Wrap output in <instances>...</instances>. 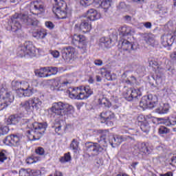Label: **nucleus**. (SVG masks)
<instances>
[{
  "mask_svg": "<svg viewBox=\"0 0 176 176\" xmlns=\"http://www.w3.org/2000/svg\"><path fill=\"white\" fill-rule=\"evenodd\" d=\"M158 133L160 135H162V134H168V133H170V130L164 126H161L158 129Z\"/></svg>",
  "mask_w": 176,
  "mask_h": 176,
  "instance_id": "nucleus-46",
  "label": "nucleus"
},
{
  "mask_svg": "<svg viewBox=\"0 0 176 176\" xmlns=\"http://www.w3.org/2000/svg\"><path fill=\"white\" fill-rule=\"evenodd\" d=\"M45 25L49 30H53L54 28V23L52 21H45Z\"/></svg>",
  "mask_w": 176,
  "mask_h": 176,
  "instance_id": "nucleus-56",
  "label": "nucleus"
},
{
  "mask_svg": "<svg viewBox=\"0 0 176 176\" xmlns=\"http://www.w3.org/2000/svg\"><path fill=\"white\" fill-rule=\"evenodd\" d=\"M174 42H175V37L173 36L170 38H167L165 35L161 36V43L164 47H170V46H173Z\"/></svg>",
  "mask_w": 176,
  "mask_h": 176,
  "instance_id": "nucleus-21",
  "label": "nucleus"
},
{
  "mask_svg": "<svg viewBox=\"0 0 176 176\" xmlns=\"http://www.w3.org/2000/svg\"><path fill=\"white\" fill-rule=\"evenodd\" d=\"M111 3H112V0H102L100 6L104 9V12H107L111 8Z\"/></svg>",
  "mask_w": 176,
  "mask_h": 176,
  "instance_id": "nucleus-33",
  "label": "nucleus"
},
{
  "mask_svg": "<svg viewBox=\"0 0 176 176\" xmlns=\"http://www.w3.org/2000/svg\"><path fill=\"white\" fill-rule=\"evenodd\" d=\"M46 35H47V31L46 29L41 28L32 32V36L36 39H45V38H46Z\"/></svg>",
  "mask_w": 176,
  "mask_h": 176,
  "instance_id": "nucleus-23",
  "label": "nucleus"
},
{
  "mask_svg": "<svg viewBox=\"0 0 176 176\" xmlns=\"http://www.w3.org/2000/svg\"><path fill=\"white\" fill-rule=\"evenodd\" d=\"M47 68V72L50 73V76L52 75H57V73L58 72V68L57 67H46Z\"/></svg>",
  "mask_w": 176,
  "mask_h": 176,
  "instance_id": "nucleus-39",
  "label": "nucleus"
},
{
  "mask_svg": "<svg viewBox=\"0 0 176 176\" xmlns=\"http://www.w3.org/2000/svg\"><path fill=\"white\" fill-rule=\"evenodd\" d=\"M138 122L142 124V123H145L146 122V116L140 115L137 118Z\"/></svg>",
  "mask_w": 176,
  "mask_h": 176,
  "instance_id": "nucleus-54",
  "label": "nucleus"
},
{
  "mask_svg": "<svg viewBox=\"0 0 176 176\" xmlns=\"http://www.w3.org/2000/svg\"><path fill=\"white\" fill-rule=\"evenodd\" d=\"M54 5L52 7V12L59 20H64L71 16V9L64 0H54Z\"/></svg>",
  "mask_w": 176,
  "mask_h": 176,
  "instance_id": "nucleus-4",
  "label": "nucleus"
},
{
  "mask_svg": "<svg viewBox=\"0 0 176 176\" xmlns=\"http://www.w3.org/2000/svg\"><path fill=\"white\" fill-rule=\"evenodd\" d=\"M51 112L54 116H64L69 112L74 111V107L63 102H54L50 108Z\"/></svg>",
  "mask_w": 176,
  "mask_h": 176,
  "instance_id": "nucleus-5",
  "label": "nucleus"
},
{
  "mask_svg": "<svg viewBox=\"0 0 176 176\" xmlns=\"http://www.w3.org/2000/svg\"><path fill=\"white\" fill-rule=\"evenodd\" d=\"M51 54L52 56H53V57H54L55 58H57L60 56V52H58V51L57 50H54L51 52Z\"/></svg>",
  "mask_w": 176,
  "mask_h": 176,
  "instance_id": "nucleus-61",
  "label": "nucleus"
},
{
  "mask_svg": "<svg viewBox=\"0 0 176 176\" xmlns=\"http://www.w3.org/2000/svg\"><path fill=\"white\" fill-rule=\"evenodd\" d=\"M163 63H166V58H152L149 64L151 67H162L163 65Z\"/></svg>",
  "mask_w": 176,
  "mask_h": 176,
  "instance_id": "nucleus-25",
  "label": "nucleus"
},
{
  "mask_svg": "<svg viewBox=\"0 0 176 176\" xmlns=\"http://www.w3.org/2000/svg\"><path fill=\"white\" fill-rule=\"evenodd\" d=\"M119 35L122 39H124L125 36H129V35H133L135 32L134 29L129 26H122L118 29Z\"/></svg>",
  "mask_w": 176,
  "mask_h": 176,
  "instance_id": "nucleus-18",
  "label": "nucleus"
},
{
  "mask_svg": "<svg viewBox=\"0 0 176 176\" xmlns=\"http://www.w3.org/2000/svg\"><path fill=\"white\" fill-rule=\"evenodd\" d=\"M41 105H42V100L39 98H32L21 103L22 108H24L28 112L34 111V109L38 111L41 108Z\"/></svg>",
  "mask_w": 176,
  "mask_h": 176,
  "instance_id": "nucleus-9",
  "label": "nucleus"
},
{
  "mask_svg": "<svg viewBox=\"0 0 176 176\" xmlns=\"http://www.w3.org/2000/svg\"><path fill=\"white\" fill-rule=\"evenodd\" d=\"M63 127V125H61V123L56 122L54 124V126H52L51 130H54L56 134H58V135H60L61 134V128Z\"/></svg>",
  "mask_w": 176,
  "mask_h": 176,
  "instance_id": "nucleus-37",
  "label": "nucleus"
},
{
  "mask_svg": "<svg viewBox=\"0 0 176 176\" xmlns=\"http://www.w3.org/2000/svg\"><path fill=\"white\" fill-rule=\"evenodd\" d=\"M170 166H172L173 167H174L176 165V155L175 156H173L170 158V162H169Z\"/></svg>",
  "mask_w": 176,
  "mask_h": 176,
  "instance_id": "nucleus-59",
  "label": "nucleus"
},
{
  "mask_svg": "<svg viewBox=\"0 0 176 176\" xmlns=\"http://www.w3.org/2000/svg\"><path fill=\"white\" fill-rule=\"evenodd\" d=\"M157 9L160 10V13H162V14H164V13H167V10H166V8L163 7L162 5L157 6Z\"/></svg>",
  "mask_w": 176,
  "mask_h": 176,
  "instance_id": "nucleus-58",
  "label": "nucleus"
},
{
  "mask_svg": "<svg viewBox=\"0 0 176 176\" xmlns=\"http://www.w3.org/2000/svg\"><path fill=\"white\" fill-rule=\"evenodd\" d=\"M80 3L82 6H89L93 3V0H80Z\"/></svg>",
  "mask_w": 176,
  "mask_h": 176,
  "instance_id": "nucleus-53",
  "label": "nucleus"
},
{
  "mask_svg": "<svg viewBox=\"0 0 176 176\" xmlns=\"http://www.w3.org/2000/svg\"><path fill=\"white\" fill-rule=\"evenodd\" d=\"M113 119H115V113L111 111H103L100 113V122L109 127L113 126Z\"/></svg>",
  "mask_w": 176,
  "mask_h": 176,
  "instance_id": "nucleus-13",
  "label": "nucleus"
},
{
  "mask_svg": "<svg viewBox=\"0 0 176 176\" xmlns=\"http://www.w3.org/2000/svg\"><path fill=\"white\" fill-rule=\"evenodd\" d=\"M142 25H144L145 28L151 29L152 28V23L151 22H145V23H142Z\"/></svg>",
  "mask_w": 176,
  "mask_h": 176,
  "instance_id": "nucleus-60",
  "label": "nucleus"
},
{
  "mask_svg": "<svg viewBox=\"0 0 176 176\" xmlns=\"http://www.w3.org/2000/svg\"><path fill=\"white\" fill-rule=\"evenodd\" d=\"M11 85L14 90H18V91H20L19 89H23V82H19L17 80H12Z\"/></svg>",
  "mask_w": 176,
  "mask_h": 176,
  "instance_id": "nucleus-38",
  "label": "nucleus"
},
{
  "mask_svg": "<svg viewBox=\"0 0 176 176\" xmlns=\"http://www.w3.org/2000/svg\"><path fill=\"white\" fill-rule=\"evenodd\" d=\"M71 80H64L60 82V87H69L71 86Z\"/></svg>",
  "mask_w": 176,
  "mask_h": 176,
  "instance_id": "nucleus-51",
  "label": "nucleus"
},
{
  "mask_svg": "<svg viewBox=\"0 0 176 176\" xmlns=\"http://www.w3.org/2000/svg\"><path fill=\"white\" fill-rule=\"evenodd\" d=\"M36 155H38V156H43L45 155V148L41 146H38L35 149Z\"/></svg>",
  "mask_w": 176,
  "mask_h": 176,
  "instance_id": "nucleus-49",
  "label": "nucleus"
},
{
  "mask_svg": "<svg viewBox=\"0 0 176 176\" xmlns=\"http://www.w3.org/2000/svg\"><path fill=\"white\" fill-rule=\"evenodd\" d=\"M6 160H8V156L6 155V151L3 150L0 151V162L3 163Z\"/></svg>",
  "mask_w": 176,
  "mask_h": 176,
  "instance_id": "nucleus-48",
  "label": "nucleus"
},
{
  "mask_svg": "<svg viewBox=\"0 0 176 176\" xmlns=\"http://www.w3.org/2000/svg\"><path fill=\"white\" fill-rule=\"evenodd\" d=\"M25 123H27V126L30 129L31 131H28V134H30L29 138H31V141H38L41 140V138L45 132L46 129H47V122H36L34 119L25 120Z\"/></svg>",
  "mask_w": 176,
  "mask_h": 176,
  "instance_id": "nucleus-3",
  "label": "nucleus"
},
{
  "mask_svg": "<svg viewBox=\"0 0 176 176\" xmlns=\"http://www.w3.org/2000/svg\"><path fill=\"white\" fill-rule=\"evenodd\" d=\"M99 46L102 49H109L112 46V38L109 37H102L99 41Z\"/></svg>",
  "mask_w": 176,
  "mask_h": 176,
  "instance_id": "nucleus-22",
  "label": "nucleus"
},
{
  "mask_svg": "<svg viewBox=\"0 0 176 176\" xmlns=\"http://www.w3.org/2000/svg\"><path fill=\"white\" fill-rule=\"evenodd\" d=\"M45 72H47L46 67H41L34 71L36 76H38V78H47V76H50L49 74H45Z\"/></svg>",
  "mask_w": 176,
  "mask_h": 176,
  "instance_id": "nucleus-30",
  "label": "nucleus"
},
{
  "mask_svg": "<svg viewBox=\"0 0 176 176\" xmlns=\"http://www.w3.org/2000/svg\"><path fill=\"white\" fill-rule=\"evenodd\" d=\"M121 48L122 49V50L124 51L135 50V47H134V44L126 40L125 38H124L123 41L122 42Z\"/></svg>",
  "mask_w": 176,
  "mask_h": 176,
  "instance_id": "nucleus-29",
  "label": "nucleus"
},
{
  "mask_svg": "<svg viewBox=\"0 0 176 176\" xmlns=\"http://www.w3.org/2000/svg\"><path fill=\"white\" fill-rule=\"evenodd\" d=\"M21 140H23V135H11L6 137L3 142L8 146H19Z\"/></svg>",
  "mask_w": 176,
  "mask_h": 176,
  "instance_id": "nucleus-12",
  "label": "nucleus"
},
{
  "mask_svg": "<svg viewBox=\"0 0 176 176\" xmlns=\"http://www.w3.org/2000/svg\"><path fill=\"white\" fill-rule=\"evenodd\" d=\"M14 100V97L11 92H8L5 88H1L0 89V111H3L5 108L13 102Z\"/></svg>",
  "mask_w": 176,
  "mask_h": 176,
  "instance_id": "nucleus-7",
  "label": "nucleus"
},
{
  "mask_svg": "<svg viewBox=\"0 0 176 176\" xmlns=\"http://www.w3.org/2000/svg\"><path fill=\"white\" fill-rule=\"evenodd\" d=\"M160 176H173V173L171 171H168L164 174H160Z\"/></svg>",
  "mask_w": 176,
  "mask_h": 176,
  "instance_id": "nucleus-64",
  "label": "nucleus"
},
{
  "mask_svg": "<svg viewBox=\"0 0 176 176\" xmlns=\"http://www.w3.org/2000/svg\"><path fill=\"white\" fill-rule=\"evenodd\" d=\"M171 72L172 74L174 72V69H173V67L170 65V61L167 60L166 59V63L164 66H160L155 71L156 74V79H162L163 76V74L164 72Z\"/></svg>",
  "mask_w": 176,
  "mask_h": 176,
  "instance_id": "nucleus-14",
  "label": "nucleus"
},
{
  "mask_svg": "<svg viewBox=\"0 0 176 176\" xmlns=\"http://www.w3.org/2000/svg\"><path fill=\"white\" fill-rule=\"evenodd\" d=\"M157 102V96L150 94L148 96H144L142 98L140 101V107L144 111L145 109H152V108H155V105H156Z\"/></svg>",
  "mask_w": 176,
  "mask_h": 176,
  "instance_id": "nucleus-8",
  "label": "nucleus"
},
{
  "mask_svg": "<svg viewBox=\"0 0 176 176\" xmlns=\"http://www.w3.org/2000/svg\"><path fill=\"white\" fill-rule=\"evenodd\" d=\"M19 175L20 176H30V170L22 168L19 170Z\"/></svg>",
  "mask_w": 176,
  "mask_h": 176,
  "instance_id": "nucleus-52",
  "label": "nucleus"
},
{
  "mask_svg": "<svg viewBox=\"0 0 176 176\" xmlns=\"http://www.w3.org/2000/svg\"><path fill=\"white\" fill-rule=\"evenodd\" d=\"M82 90L85 92V94L83 92L84 100L89 98V97L93 94V90L90 88V86L82 87Z\"/></svg>",
  "mask_w": 176,
  "mask_h": 176,
  "instance_id": "nucleus-34",
  "label": "nucleus"
},
{
  "mask_svg": "<svg viewBox=\"0 0 176 176\" xmlns=\"http://www.w3.org/2000/svg\"><path fill=\"white\" fill-rule=\"evenodd\" d=\"M85 18L87 19L89 21H96V20L101 19V14L96 10L91 8L87 11V16Z\"/></svg>",
  "mask_w": 176,
  "mask_h": 176,
  "instance_id": "nucleus-17",
  "label": "nucleus"
},
{
  "mask_svg": "<svg viewBox=\"0 0 176 176\" xmlns=\"http://www.w3.org/2000/svg\"><path fill=\"white\" fill-rule=\"evenodd\" d=\"M98 134H100L97 139V142H88L85 143V151L90 153L91 156H98L100 153H102L107 146H108V142L107 138L109 137V131L108 129H99L97 131Z\"/></svg>",
  "mask_w": 176,
  "mask_h": 176,
  "instance_id": "nucleus-1",
  "label": "nucleus"
},
{
  "mask_svg": "<svg viewBox=\"0 0 176 176\" xmlns=\"http://www.w3.org/2000/svg\"><path fill=\"white\" fill-rule=\"evenodd\" d=\"M140 129L143 133L148 134V133L151 131V125H149V123L146 121L140 124Z\"/></svg>",
  "mask_w": 176,
  "mask_h": 176,
  "instance_id": "nucleus-35",
  "label": "nucleus"
},
{
  "mask_svg": "<svg viewBox=\"0 0 176 176\" xmlns=\"http://www.w3.org/2000/svg\"><path fill=\"white\" fill-rule=\"evenodd\" d=\"M30 6V11L32 14L38 16V14L45 13V6L40 3L38 1L31 2Z\"/></svg>",
  "mask_w": 176,
  "mask_h": 176,
  "instance_id": "nucleus-15",
  "label": "nucleus"
},
{
  "mask_svg": "<svg viewBox=\"0 0 176 176\" xmlns=\"http://www.w3.org/2000/svg\"><path fill=\"white\" fill-rule=\"evenodd\" d=\"M69 91V96L70 98L72 100H85V96L83 95V93H79V95H76L72 92V91Z\"/></svg>",
  "mask_w": 176,
  "mask_h": 176,
  "instance_id": "nucleus-36",
  "label": "nucleus"
},
{
  "mask_svg": "<svg viewBox=\"0 0 176 176\" xmlns=\"http://www.w3.org/2000/svg\"><path fill=\"white\" fill-rule=\"evenodd\" d=\"M144 41L148 45H154L155 38L152 36L146 35L144 36Z\"/></svg>",
  "mask_w": 176,
  "mask_h": 176,
  "instance_id": "nucleus-44",
  "label": "nucleus"
},
{
  "mask_svg": "<svg viewBox=\"0 0 176 176\" xmlns=\"http://www.w3.org/2000/svg\"><path fill=\"white\" fill-rule=\"evenodd\" d=\"M101 75L103 76H105L106 79H108V80H111V72L108 71L107 68H102L100 70Z\"/></svg>",
  "mask_w": 176,
  "mask_h": 176,
  "instance_id": "nucleus-40",
  "label": "nucleus"
},
{
  "mask_svg": "<svg viewBox=\"0 0 176 176\" xmlns=\"http://www.w3.org/2000/svg\"><path fill=\"white\" fill-rule=\"evenodd\" d=\"M20 21L25 24V25H32L33 27H36L38 24V21L36 19H32L31 16L28 14H19L15 13L11 16V31L14 32L16 35L21 32V23Z\"/></svg>",
  "mask_w": 176,
  "mask_h": 176,
  "instance_id": "nucleus-2",
  "label": "nucleus"
},
{
  "mask_svg": "<svg viewBox=\"0 0 176 176\" xmlns=\"http://www.w3.org/2000/svg\"><path fill=\"white\" fill-rule=\"evenodd\" d=\"M62 57L64 60H72L75 57L76 50L74 47L67 46L62 48Z\"/></svg>",
  "mask_w": 176,
  "mask_h": 176,
  "instance_id": "nucleus-16",
  "label": "nucleus"
},
{
  "mask_svg": "<svg viewBox=\"0 0 176 176\" xmlns=\"http://www.w3.org/2000/svg\"><path fill=\"white\" fill-rule=\"evenodd\" d=\"M160 120H162L160 122L161 124H164L165 126H175L176 124V118L174 116L168 117L167 118H160Z\"/></svg>",
  "mask_w": 176,
  "mask_h": 176,
  "instance_id": "nucleus-24",
  "label": "nucleus"
},
{
  "mask_svg": "<svg viewBox=\"0 0 176 176\" xmlns=\"http://www.w3.org/2000/svg\"><path fill=\"white\" fill-rule=\"evenodd\" d=\"M23 47L25 49L28 56H32L35 53V46L32 44L31 41H26L23 45Z\"/></svg>",
  "mask_w": 176,
  "mask_h": 176,
  "instance_id": "nucleus-26",
  "label": "nucleus"
},
{
  "mask_svg": "<svg viewBox=\"0 0 176 176\" xmlns=\"http://www.w3.org/2000/svg\"><path fill=\"white\" fill-rule=\"evenodd\" d=\"M71 153H67L64 155L63 157H62L60 159V163H67L68 162H71Z\"/></svg>",
  "mask_w": 176,
  "mask_h": 176,
  "instance_id": "nucleus-41",
  "label": "nucleus"
},
{
  "mask_svg": "<svg viewBox=\"0 0 176 176\" xmlns=\"http://www.w3.org/2000/svg\"><path fill=\"white\" fill-rule=\"evenodd\" d=\"M72 43L79 49L81 54L87 53V39L85 36L74 34L72 37Z\"/></svg>",
  "mask_w": 176,
  "mask_h": 176,
  "instance_id": "nucleus-6",
  "label": "nucleus"
},
{
  "mask_svg": "<svg viewBox=\"0 0 176 176\" xmlns=\"http://www.w3.org/2000/svg\"><path fill=\"white\" fill-rule=\"evenodd\" d=\"M162 118H155L152 116L151 115L146 116V122L147 123H153V124H157V123H160L162 122Z\"/></svg>",
  "mask_w": 176,
  "mask_h": 176,
  "instance_id": "nucleus-31",
  "label": "nucleus"
},
{
  "mask_svg": "<svg viewBox=\"0 0 176 176\" xmlns=\"http://www.w3.org/2000/svg\"><path fill=\"white\" fill-rule=\"evenodd\" d=\"M74 31L76 32H90L91 31V23L87 20V18H82L80 23H77L74 26Z\"/></svg>",
  "mask_w": 176,
  "mask_h": 176,
  "instance_id": "nucleus-11",
  "label": "nucleus"
},
{
  "mask_svg": "<svg viewBox=\"0 0 176 176\" xmlns=\"http://www.w3.org/2000/svg\"><path fill=\"white\" fill-rule=\"evenodd\" d=\"M114 139H115V136H111L110 140L109 141L110 145H111V146H113V148H115V146H113V145H115V140Z\"/></svg>",
  "mask_w": 176,
  "mask_h": 176,
  "instance_id": "nucleus-62",
  "label": "nucleus"
},
{
  "mask_svg": "<svg viewBox=\"0 0 176 176\" xmlns=\"http://www.w3.org/2000/svg\"><path fill=\"white\" fill-rule=\"evenodd\" d=\"M138 149L140 152H143L146 155H151L153 152V148L149 146V143L142 142L138 144Z\"/></svg>",
  "mask_w": 176,
  "mask_h": 176,
  "instance_id": "nucleus-20",
  "label": "nucleus"
},
{
  "mask_svg": "<svg viewBox=\"0 0 176 176\" xmlns=\"http://www.w3.org/2000/svg\"><path fill=\"white\" fill-rule=\"evenodd\" d=\"M27 164H34V163H36V161L34 160V155H32L26 159Z\"/></svg>",
  "mask_w": 176,
  "mask_h": 176,
  "instance_id": "nucleus-57",
  "label": "nucleus"
},
{
  "mask_svg": "<svg viewBox=\"0 0 176 176\" xmlns=\"http://www.w3.org/2000/svg\"><path fill=\"white\" fill-rule=\"evenodd\" d=\"M83 90V87H80L77 88H72L71 92L76 94V96H79V93H83L82 91Z\"/></svg>",
  "mask_w": 176,
  "mask_h": 176,
  "instance_id": "nucleus-50",
  "label": "nucleus"
},
{
  "mask_svg": "<svg viewBox=\"0 0 176 176\" xmlns=\"http://www.w3.org/2000/svg\"><path fill=\"white\" fill-rule=\"evenodd\" d=\"M16 54L18 57H25V56L28 55V53H27L23 45H20L17 49Z\"/></svg>",
  "mask_w": 176,
  "mask_h": 176,
  "instance_id": "nucleus-32",
  "label": "nucleus"
},
{
  "mask_svg": "<svg viewBox=\"0 0 176 176\" xmlns=\"http://www.w3.org/2000/svg\"><path fill=\"white\" fill-rule=\"evenodd\" d=\"M22 119L23 115L21 114L11 115L7 119V124H18L19 122H21Z\"/></svg>",
  "mask_w": 176,
  "mask_h": 176,
  "instance_id": "nucleus-19",
  "label": "nucleus"
},
{
  "mask_svg": "<svg viewBox=\"0 0 176 176\" xmlns=\"http://www.w3.org/2000/svg\"><path fill=\"white\" fill-rule=\"evenodd\" d=\"M42 174L40 170H30V175L32 176H39Z\"/></svg>",
  "mask_w": 176,
  "mask_h": 176,
  "instance_id": "nucleus-55",
  "label": "nucleus"
},
{
  "mask_svg": "<svg viewBox=\"0 0 176 176\" xmlns=\"http://www.w3.org/2000/svg\"><path fill=\"white\" fill-rule=\"evenodd\" d=\"M114 138L115 145H120L124 141V138L122 135H116Z\"/></svg>",
  "mask_w": 176,
  "mask_h": 176,
  "instance_id": "nucleus-45",
  "label": "nucleus"
},
{
  "mask_svg": "<svg viewBox=\"0 0 176 176\" xmlns=\"http://www.w3.org/2000/svg\"><path fill=\"white\" fill-rule=\"evenodd\" d=\"M0 133H1V135H4V134H8V133H9V127L5 125H1L0 124Z\"/></svg>",
  "mask_w": 176,
  "mask_h": 176,
  "instance_id": "nucleus-47",
  "label": "nucleus"
},
{
  "mask_svg": "<svg viewBox=\"0 0 176 176\" xmlns=\"http://www.w3.org/2000/svg\"><path fill=\"white\" fill-rule=\"evenodd\" d=\"M71 148H72L74 152H78V148H79V142L76 139H73L70 144Z\"/></svg>",
  "mask_w": 176,
  "mask_h": 176,
  "instance_id": "nucleus-43",
  "label": "nucleus"
},
{
  "mask_svg": "<svg viewBox=\"0 0 176 176\" xmlns=\"http://www.w3.org/2000/svg\"><path fill=\"white\" fill-rule=\"evenodd\" d=\"M142 93L141 90L129 88L123 92V97L126 101H133L135 102H138V100L141 98Z\"/></svg>",
  "mask_w": 176,
  "mask_h": 176,
  "instance_id": "nucleus-10",
  "label": "nucleus"
},
{
  "mask_svg": "<svg viewBox=\"0 0 176 176\" xmlns=\"http://www.w3.org/2000/svg\"><path fill=\"white\" fill-rule=\"evenodd\" d=\"M99 104L102 107H105L106 108H111V103L107 100V98H103L102 99H99Z\"/></svg>",
  "mask_w": 176,
  "mask_h": 176,
  "instance_id": "nucleus-42",
  "label": "nucleus"
},
{
  "mask_svg": "<svg viewBox=\"0 0 176 176\" xmlns=\"http://www.w3.org/2000/svg\"><path fill=\"white\" fill-rule=\"evenodd\" d=\"M22 91V96H23V97H31V96L35 93V89L30 85L26 88H20L19 91Z\"/></svg>",
  "mask_w": 176,
  "mask_h": 176,
  "instance_id": "nucleus-28",
  "label": "nucleus"
},
{
  "mask_svg": "<svg viewBox=\"0 0 176 176\" xmlns=\"http://www.w3.org/2000/svg\"><path fill=\"white\" fill-rule=\"evenodd\" d=\"M147 0H132L135 3H138V5H142V3H146Z\"/></svg>",
  "mask_w": 176,
  "mask_h": 176,
  "instance_id": "nucleus-63",
  "label": "nucleus"
},
{
  "mask_svg": "<svg viewBox=\"0 0 176 176\" xmlns=\"http://www.w3.org/2000/svg\"><path fill=\"white\" fill-rule=\"evenodd\" d=\"M170 110V104L168 103H162L160 104V107L155 109L156 113H160V115H163L167 113Z\"/></svg>",
  "mask_w": 176,
  "mask_h": 176,
  "instance_id": "nucleus-27",
  "label": "nucleus"
}]
</instances>
